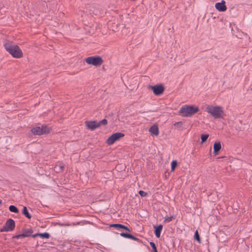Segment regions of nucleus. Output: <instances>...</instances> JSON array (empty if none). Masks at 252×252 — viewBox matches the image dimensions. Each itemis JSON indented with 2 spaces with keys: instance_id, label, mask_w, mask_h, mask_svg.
Here are the masks:
<instances>
[{
  "instance_id": "1",
  "label": "nucleus",
  "mask_w": 252,
  "mask_h": 252,
  "mask_svg": "<svg viewBox=\"0 0 252 252\" xmlns=\"http://www.w3.org/2000/svg\"><path fill=\"white\" fill-rule=\"evenodd\" d=\"M6 50L14 58H20L23 56V53L19 47L13 42H6L4 44Z\"/></svg>"
},
{
  "instance_id": "2",
  "label": "nucleus",
  "mask_w": 252,
  "mask_h": 252,
  "mask_svg": "<svg viewBox=\"0 0 252 252\" xmlns=\"http://www.w3.org/2000/svg\"><path fill=\"white\" fill-rule=\"evenodd\" d=\"M199 111L198 107L193 105H186L182 107L179 114L184 117H190Z\"/></svg>"
},
{
  "instance_id": "3",
  "label": "nucleus",
  "mask_w": 252,
  "mask_h": 252,
  "mask_svg": "<svg viewBox=\"0 0 252 252\" xmlns=\"http://www.w3.org/2000/svg\"><path fill=\"white\" fill-rule=\"evenodd\" d=\"M207 111L215 119L223 118L224 113L222 108L220 106H209L207 107Z\"/></svg>"
},
{
  "instance_id": "4",
  "label": "nucleus",
  "mask_w": 252,
  "mask_h": 252,
  "mask_svg": "<svg viewBox=\"0 0 252 252\" xmlns=\"http://www.w3.org/2000/svg\"><path fill=\"white\" fill-rule=\"evenodd\" d=\"M31 131L34 135H41L50 132V128L45 125L41 126H35L32 128Z\"/></svg>"
},
{
  "instance_id": "5",
  "label": "nucleus",
  "mask_w": 252,
  "mask_h": 252,
  "mask_svg": "<svg viewBox=\"0 0 252 252\" xmlns=\"http://www.w3.org/2000/svg\"><path fill=\"white\" fill-rule=\"evenodd\" d=\"M85 62L89 64L100 66L103 63V60L99 56H91L85 59Z\"/></svg>"
},
{
  "instance_id": "6",
  "label": "nucleus",
  "mask_w": 252,
  "mask_h": 252,
  "mask_svg": "<svg viewBox=\"0 0 252 252\" xmlns=\"http://www.w3.org/2000/svg\"><path fill=\"white\" fill-rule=\"evenodd\" d=\"M15 227V223L13 220L8 219L2 228L0 229V232H8L13 231Z\"/></svg>"
},
{
  "instance_id": "7",
  "label": "nucleus",
  "mask_w": 252,
  "mask_h": 252,
  "mask_svg": "<svg viewBox=\"0 0 252 252\" xmlns=\"http://www.w3.org/2000/svg\"><path fill=\"white\" fill-rule=\"evenodd\" d=\"M150 88L156 95H160L162 94L165 90L164 86L162 84H158L155 86H149Z\"/></svg>"
},
{
  "instance_id": "8",
  "label": "nucleus",
  "mask_w": 252,
  "mask_h": 252,
  "mask_svg": "<svg viewBox=\"0 0 252 252\" xmlns=\"http://www.w3.org/2000/svg\"><path fill=\"white\" fill-rule=\"evenodd\" d=\"M124 134L121 132H116L112 134L106 141L108 145H112L115 142L119 140L121 138L124 136Z\"/></svg>"
},
{
  "instance_id": "9",
  "label": "nucleus",
  "mask_w": 252,
  "mask_h": 252,
  "mask_svg": "<svg viewBox=\"0 0 252 252\" xmlns=\"http://www.w3.org/2000/svg\"><path fill=\"white\" fill-rule=\"evenodd\" d=\"M23 233L21 234L16 235L12 237L13 239H20L21 238H24L26 237H32V233L33 231L32 228H25L22 229Z\"/></svg>"
},
{
  "instance_id": "10",
  "label": "nucleus",
  "mask_w": 252,
  "mask_h": 252,
  "mask_svg": "<svg viewBox=\"0 0 252 252\" xmlns=\"http://www.w3.org/2000/svg\"><path fill=\"white\" fill-rule=\"evenodd\" d=\"M85 124L87 128L91 130H94L96 128H98V126L96 125V121H87L85 122Z\"/></svg>"
},
{
  "instance_id": "11",
  "label": "nucleus",
  "mask_w": 252,
  "mask_h": 252,
  "mask_svg": "<svg viewBox=\"0 0 252 252\" xmlns=\"http://www.w3.org/2000/svg\"><path fill=\"white\" fill-rule=\"evenodd\" d=\"M225 4V1L224 0H222L220 2H217L215 4V7L219 11L224 12L227 9Z\"/></svg>"
},
{
  "instance_id": "12",
  "label": "nucleus",
  "mask_w": 252,
  "mask_h": 252,
  "mask_svg": "<svg viewBox=\"0 0 252 252\" xmlns=\"http://www.w3.org/2000/svg\"><path fill=\"white\" fill-rule=\"evenodd\" d=\"M163 226L161 224H159L157 226H154V233L156 236L159 238L160 236L161 232L162 230Z\"/></svg>"
},
{
  "instance_id": "13",
  "label": "nucleus",
  "mask_w": 252,
  "mask_h": 252,
  "mask_svg": "<svg viewBox=\"0 0 252 252\" xmlns=\"http://www.w3.org/2000/svg\"><path fill=\"white\" fill-rule=\"evenodd\" d=\"M149 132L154 135H158L159 134V129L157 125H153L149 129Z\"/></svg>"
},
{
  "instance_id": "14",
  "label": "nucleus",
  "mask_w": 252,
  "mask_h": 252,
  "mask_svg": "<svg viewBox=\"0 0 252 252\" xmlns=\"http://www.w3.org/2000/svg\"><path fill=\"white\" fill-rule=\"evenodd\" d=\"M221 144H220V142H215L214 143V147H213V148H214L213 153L215 155H217L218 154L219 151L221 149Z\"/></svg>"
},
{
  "instance_id": "15",
  "label": "nucleus",
  "mask_w": 252,
  "mask_h": 252,
  "mask_svg": "<svg viewBox=\"0 0 252 252\" xmlns=\"http://www.w3.org/2000/svg\"><path fill=\"white\" fill-rule=\"evenodd\" d=\"M37 236H40L42 238L48 239L50 237V234L47 232L43 233H36L32 235V238H35Z\"/></svg>"
},
{
  "instance_id": "16",
  "label": "nucleus",
  "mask_w": 252,
  "mask_h": 252,
  "mask_svg": "<svg viewBox=\"0 0 252 252\" xmlns=\"http://www.w3.org/2000/svg\"><path fill=\"white\" fill-rule=\"evenodd\" d=\"M22 214L28 219H30L32 218V216L29 213L27 208L25 206L23 208Z\"/></svg>"
},
{
  "instance_id": "17",
  "label": "nucleus",
  "mask_w": 252,
  "mask_h": 252,
  "mask_svg": "<svg viewBox=\"0 0 252 252\" xmlns=\"http://www.w3.org/2000/svg\"><path fill=\"white\" fill-rule=\"evenodd\" d=\"M107 124V120L105 119L100 121L99 122L96 121V125L98 126V127H100L101 126H106Z\"/></svg>"
},
{
  "instance_id": "18",
  "label": "nucleus",
  "mask_w": 252,
  "mask_h": 252,
  "mask_svg": "<svg viewBox=\"0 0 252 252\" xmlns=\"http://www.w3.org/2000/svg\"><path fill=\"white\" fill-rule=\"evenodd\" d=\"M107 124V120L105 119L100 121L99 122L96 121V125L98 126V127H100L101 126H106Z\"/></svg>"
},
{
  "instance_id": "19",
  "label": "nucleus",
  "mask_w": 252,
  "mask_h": 252,
  "mask_svg": "<svg viewBox=\"0 0 252 252\" xmlns=\"http://www.w3.org/2000/svg\"><path fill=\"white\" fill-rule=\"evenodd\" d=\"M9 210L15 213H18L19 212L18 209L15 206L12 205L9 207Z\"/></svg>"
},
{
  "instance_id": "20",
  "label": "nucleus",
  "mask_w": 252,
  "mask_h": 252,
  "mask_svg": "<svg viewBox=\"0 0 252 252\" xmlns=\"http://www.w3.org/2000/svg\"><path fill=\"white\" fill-rule=\"evenodd\" d=\"M194 238L195 240H196L199 243H201V239L197 230H196L194 233Z\"/></svg>"
},
{
  "instance_id": "21",
  "label": "nucleus",
  "mask_w": 252,
  "mask_h": 252,
  "mask_svg": "<svg viewBox=\"0 0 252 252\" xmlns=\"http://www.w3.org/2000/svg\"><path fill=\"white\" fill-rule=\"evenodd\" d=\"M110 226L111 227H115L117 229H122V227H123V224L120 223H114L111 224Z\"/></svg>"
},
{
  "instance_id": "22",
  "label": "nucleus",
  "mask_w": 252,
  "mask_h": 252,
  "mask_svg": "<svg viewBox=\"0 0 252 252\" xmlns=\"http://www.w3.org/2000/svg\"><path fill=\"white\" fill-rule=\"evenodd\" d=\"M150 245L152 249V250L151 251L152 252H158L157 247L154 242H150Z\"/></svg>"
},
{
  "instance_id": "23",
  "label": "nucleus",
  "mask_w": 252,
  "mask_h": 252,
  "mask_svg": "<svg viewBox=\"0 0 252 252\" xmlns=\"http://www.w3.org/2000/svg\"><path fill=\"white\" fill-rule=\"evenodd\" d=\"M208 137L209 134H202L201 136V143L205 142Z\"/></svg>"
},
{
  "instance_id": "24",
  "label": "nucleus",
  "mask_w": 252,
  "mask_h": 252,
  "mask_svg": "<svg viewBox=\"0 0 252 252\" xmlns=\"http://www.w3.org/2000/svg\"><path fill=\"white\" fill-rule=\"evenodd\" d=\"M55 168L57 172H60L63 170L64 166V165H60L59 166H56Z\"/></svg>"
},
{
  "instance_id": "25",
  "label": "nucleus",
  "mask_w": 252,
  "mask_h": 252,
  "mask_svg": "<svg viewBox=\"0 0 252 252\" xmlns=\"http://www.w3.org/2000/svg\"><path fill=\"white\" fill-rule=\"evenodd\" d=\"M171 171L173 172L175 170L176 166H177V161L176 160H173L171 162Z\"/></svg>"
},
{
  "instance_id": "26",
  "label": "nucleus",
  "mask_w": 252,
  "mask_h": 252,
  "mask_svg": "<svg viewBox=\"0 0 252 252\" xmlns=\"http://www.w3.org/2000/svg\"><path fill=\"white\" fill-rule=\"evenodd\" d=\"M173 219H174V217L173 216H170L169 217H166L165 218L164 221L169 222L172 221Z\"/></svg>"
},
{
  "instance_id": "27",
  "label": "nucleus",
  "mask_w": 252,
  "mask_h": 252,
  "mask_svg": "<svg viewBox=\"0 0 252 252\" xmlns=\"http://www.w3.org/2000/svg\"><path fill=\"white\" fill-rule=\"evenodd\" d=\"M120 235L124 238H128L130 235V234L125 233V232H122L120 233Z\"/></svg>"
},
{
  "instance_id": "28",
  "label": "nucleus",
  "mask_w": 252,
  "mask_h": 252,
  "mask_svg": "<svg viewBox=\"0 0 252 252\" xmlns=\"http://www.w3.org/2000/svg\"><path fill=\"white\" fill-rule=\"evenodd\" d=\"M174 126H176L179 128H181L183 126V123L182 122H176L174 124Z\"/></svg>"
},
{
  "instance_id": "29",
  "label": "nucleus",
  "mask_w": 252,
  "mask_h": 252,
  "mask_svg": "<svg viewBox=\"0 0 252 252\" xmlns=\"http://www.w3.org/2000/svg\"><path fill=\"white\" fill-rule=\"evenodd\" d=\"M139 194L141 197H144L147 195V193L143 190H139Z\"/></svg>"
},
{
  "instance_id": "30",
  "label": "nucleus",
  "mask_w": 252,
  "mask_h": 252,
  "mask_svg": "<svg viewBox=\"0 0 252 252\" xmlns=\"http://www.w3.org/2000/svg\"><path fill=\"white\" fill-rule=\"evenodd\" d=\"M128 239H132V240H135V241L139 240V239L135 237V236H133L132 235H131L130 234Z\"/></svg>"
},
{
  "instance_id": "31",
  "label": "nucleus",
  "mask_w": 252,
  "mask_h": 252,
  "mask_svg": "<svg viewBox=\"0 0 252 252\" xmlns=\"http://www.w3.org/2000/svg\"><path fill=\"white\" fill-rule=\"evenodd\" d=\"M122 229H123L125 230H126L129 232L131 231V230L126 226H125L124 225H123V227H122Z\"/></svg>"
},
{
  "instance_id": "32",
  "label": "nucleus",
  "mask_w": 252,
  "mask_h": 252,
  "mask_svg": "<svg viewBox=\"0 0 252 252\" xmlns=\"http://www.w3.org/2000/svg\"><path fill=\"white\" fill-rule=\"evenodd\" d=\"M2 203V200L0 199V204Z\"/></svg>"
},
{
  "instance_id": "33",
  "label": "nucleus",
  "mask_w": 252,
  "mask_h": 252,
  "mask_svg": "<svg viewBox=\"0 0 252 252\" xmlns=\"http://www.w3.org/2000/svg\"><path fill=\"white\" fill-rule=\"evenodd\" d=\"M251 90L252 91V87Z\"/></svg>"
}]
</instances>
